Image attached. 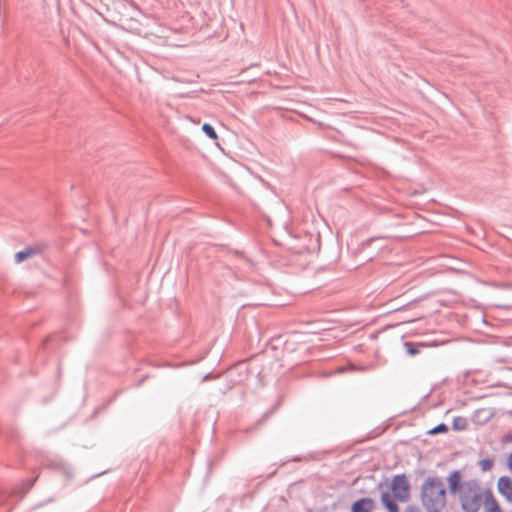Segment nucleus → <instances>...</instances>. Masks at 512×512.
Returning <instances> with one entry per match:
<instances>
[{"mask_svg":"<svg viewBox=\"0 0 512 512\" xmlns=\"http://www.w3.org/2000/svg\"><path fill=\"white\" fill-rule=\"evenodd\" d=\"M447 482L450 492L458 495L461 508L465 512H479L486 489H483L478 481H462L461 472L454 470L449 473Z\"/></svg>","mask_w":512,"mask_h":512,"instance_id":"f257e3e1","label":"nucleus"},{"mask_svg":"<svg viewBox=\"0 0 512 512\" xmlns=\"http://www.w3.org/2000/svg\"><path fill=\"white\" fill-rule=\"evenodd\" d=\"M420 499L426 512H442L447 504V490L443 479L437 476L427 477L421 487Z\"/></svg>","mask_w":512,"mask_h":512,"instance_id":"f03ea898","label":"nucleus"},{"mask_svg":"<svg viewBox=\"0 0 512 512\" xmlns=\"http://www.w3.org/2000/svg\"><path fill=\"white\" fill-rule=\"evenodd\" d=\"M391 494L384 492L381 495V502L388 512H399L395 501L406 502L410 497V484L405 475H395L390 484Z\"/></svg>","mask_w":512,"mask_h":512,"instance_id":"7ed1b4c3","label":"nucleus"},{"mask_svg":"<svg viewBox=\"0 0 512 512\" xmlns=\"http://www.w3.org/2000/svg\"><path fill=\"white\" fill-rule=\"evenodd\" d=\"M497 490L507 502L512 503V479L510 477H500L497 481Z\"/></svg>","mask_w":512,"mask_h":512,"instance_id":"20e7f679","label":"nucleus"},{"mask_svg":"<svg viewBox=\"0 0 512 512\" xmlns=\"http://www.w3.org/2000/svg\"><path fill=\"white\" fill-rule=\"evenodd\" d=\"M482 505L485 512H503L498 500L490 489H486Z\"/></svg>","mask_w":512,"mask_h":512,"instance_id":"39448f33","label":"nucleus"},{"mask_svg":"<svg viewBox=\"0 0 512 512\" xmlns=\"http://www.w3.org/2000/svg\"><path fill=\"white\" fill-rule=\"evenodd\" d=\"M374 508V501L370 498H362L352 505V512H371Z\"/></svg>","mask_w":512,"mask_h":512,"instance_id":"423d86ee","label":"nucleus"},{"mask_svg":"<svg viewBox=\"0 0 512 512\" xmlns=\"http://www.w3.org/2000/svg\"><path fill=\"white\" fill-rule=\"evenodd\" d=\"M34 254V250L31 248H27L23 251L17 252L14 256L16 263H21L22 261L28 259Z\"/></svg>","mask_w":512,"mask_h":512,"instance_id":"0eeeda50","label":"nucleus"},{"mask_svg":"<svg viewBox=\"0 0 512 512\" xmlns=\"http://www.w3.org/2000/svg\"><path fill=\"white\" fill-rule=\"evenodd\" d=\"M202 131L210 138V139H217V133L215 132L214 128L208 124V123H205L203 124L202 126Z\"/></svg>","mask_w":512,"mask_h":512,"instance_id":"6e6552de","label":"nucleus"},{"mask_svg":"<svg viewBox=\"0 0 512 512\" xmlns=\"http://www.w3.org/2000/svg\"><path fill=\"white\" fill-rule=\"evenodd\" d=\"M478 465L483 472H486L493 468L494 462L491 459L486 458V459L480 460L478 462Z\"/></svg>","mask_w":512,"mask_h":512,"instance_id":"1a4fd4ad","label":"nucleus"},{"mask_svg":"<svg viewBox=\"0 0 512 512\" xmlns=\"http://www.w3.org/2000/svg\"><path fill=\"white\" fill-rule=\"evenodd\" d=\"M448 428L445 424H439L435 428L429 431L430 434L444 433L447 432Z\"/></svg>","mask_w":512,"mask_h":512,"instance_id":"9d476101","label":"nucleus"},{"mask_svg":"<svg viewBox=\"0 0 512 512\" xmlns=\"http://www.w3.org/2000/svg\"><path fill=\"white\" fill-rule=\"evenodd\" d=\"M406 346L408 347L407 349V352L410 354V355H415L418 353V350L413 348L412 345L410 343H406Z\"/></svg>","mask_w":512,"mask_h":512,"instance_id":"9b49d317","label":"nucleus"},{"mask_svg":"<svg viewBox=\"0 0 512 512\" xmlns=\"http://www.w3.org/2000/svg\"><path fill=\"white\" fill-rule=\"evenodd\" d=\"M507 465L510 472L512 473V452L507 457Z\"/></svg>","mask_w":512,"mask_h":512,"instance_id":"f8f14e48","label":"nucleus"},{"mask_svg":"<svg viewBox=\"0 0 512 512\" xmlns=\"http://www.w3.org/2000/svg\"><path fill=\"white\" fill-rule=\"evenodd\" d=\"M460 426V423H457V420L454 421V427L456 429H461L462 427H459Z\"/></svg>","mask_w":512,"mask_h":512,"instance_id":"ddd939ff","label":"nucleus"},{"mask_svg":"<svg viewBox=\"0 0 512 512\" xmlns=\"http://www.w3.org/2000/svg\"><path fill=\"white\" fill-rule=\"evenodd\" d=\"M460 426V423H457V420L454 421V427L456 429H461L462 427H459Z\"/></svg>","mask_w":512,"mask_h":512,"instance_id":"4468645a","label":"nucleus"}]
</instances>
